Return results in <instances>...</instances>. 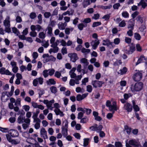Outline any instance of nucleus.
Wrapping results in <instances>:
<instances>
[{
    "instance_id": "f3484780",
    "label": "nucleus",
    "mask_w": 147,
    "mask_h": 147,
    "mask_svg": "<svg viewBox=\"0 0 147 147\" xmlns=\"http://www.w3.org/2000/svg\"><path fill=\"white\" fill-rule=\"evenodd\" d=\"M80 62L81 63H84V68H86L89 64V62L88 61L87 59L84 58H82L80 60Z\"/></svg>"
},
{
    "instance_id": "ddd939ff",
    "label": "nucleus",
    "mask_w": 147,
    "mask_h": 147,
    "mask_svg": "<svg viewBox=\"0 0 147 147\" xmlns=\"http://www.w3.org/2000/svg\"><path fill=\"white\" fill-rule=\"evenodd\" d=\"M102 45H107V46H109L110 45H112V42H110L109 39H106V40H102Z\"/></svg>"
},
{
    "instance_id": "39448f33",
    "label": "nucleus",
    "mask_w": 147,
    "mask_h": 147,
    "mask_svg": "<svg viewBox=\"0 0 147 147\" xmlns=\"http://www.w3.org/2000/svg\"><path fill=\"white\" fill-rule=\"evenodd\" d=\"M104 82L101 81H99L97 80L92 81V84L93 87L95 88L97 87H100L102 86V85L104 84Z\"/></svg>"
},
{
    "instance_id": "bb28decb",
    "label": "nucleus",
    "mask_w": 147,
    "mask_h": 147,
    "mask_svg": "<svg viewBox=\"0 0 147 147\" xmlns=\"http://www.w3.org/2000/svg\"><path fill=\"white\" fill-rule=\"evenodd\" d=\"M111 14V13H110L104 15L102 17V19H104L106 21H109L110 17V15Z\"/></svg>"
},
{
    "instance_id": "9b49d317",
    "label": "nucleus",
    "mask_w": 147,
    "mask_h": 147,
    "mask_svg": "<svg viewBox=\"0 0 147 147\" xmlns=\"http://www.w3.org/2000/svg\"><path fill=\"white\" fill-rule=\"evenodd\" d=\"M131 46L130 47L129 50L127 51L126 53L128 54L133 53L136 50L135 45L133 43L131 44Z\"/></svg>"
},
{
    "instance_id": "20e7f679",
    "label": "nucleus",
    "mask_w": 147,
    "mask_h": 147,
    "mask_svg": "<svg viewBox=\"0 0 147 147\" xmlns=\"http://www.w3.org/2000/svg\"><path fill=\"white\" fill-rule=\"evenodd\" d=\"M46 57H48V58L46 59L45 60V62H47L49 61L55 62L56 61V58L55 57L52 55L49 56L48 53L44 54L42 56L43 58H45Z\"/></svg>"
},
{
    "instance_id": "37998d69",
    "label": "nucleus",
    "mask_w": 147,
    "mask_h": 147,
    "mask_svg": "<svg viewBox=\"0 0 147 147\" xmlns=\"http://www.w3.org/2000/svg\"><path fill=\"white\" fill-rule=\"evenodd\" d=\"M76 98L77 100L79 101H80L83 99L82 96L80 94H78L76 96Z\"/></svg>"
},
{
    "instance_id": "5701e85b",
    "label": "nucleus",
    "mask_w": 147,
    "mask_h": 147,
    "mask_svg": "<svg viewBox=\"0 0 147 147\" xmlns=\"http://www.w3.org/2000/svg\"><path fill=\"white\" fill-rule=\"evenodd\" d=\"M12 30L13 33L16 34L17 36H19L20 34V31L15 27H13L12 28Z\"/></svg>"
},
{
    "instance_id": "9d476101",
    "label": "nucleus",
    "mask_w": 147,
    "mask_h": 147,
    "mask_svg": "<svg viewBox=\"0 0 147 147\" xmlns=\"http://www.w3.org/2000/svg\"><path fill=\"white\" fill-rule=\"evenodd\" d=\"M40 135L41 137H42L44 139L48 138L47 135V132L44 127H42L40 130Z\"/></svg>"
},
{
    "instance_id": "2f4dec72",
    "label": "nucleus",
    "mask_w": 147,
    "mask_h": 147,
    "mask_svg": "<svg viewBox=\"0 0 147 147\" xmlns=\"http://www.w3.org/2000/svg\"><path fill=\"white\" fill-rule=\"evenodd\" d=\"M89 140V139L88 138H86L84 139L83 146L84 147H86L88 145Z\"/></svg>"
},
{
    "instance_id": "7c9ffc66",
    "label": "nucleus",
    "mask_w": 147,
    "mask_h": 147,
    "mask_svg": "<svg viewBox=\"0 0 147 147\" xmlns=\"http://www.w3.org/2000/svg\"><path fill=\"white\" fill-rule=\"evenodd\" d=\"M134 38L137 40H140L141 38L140 35L138 33H135L134 34Z\"/></svg>"
},
{
    "instance_id": "c03bdc74",
    "label": "nucleus",
    "mask_w": 147,
    "mask_h": 147,
    "mask_svg": "<svg viewBox=\"0 0 147 147\" xmlns=\"http://www.w3.org/2000/svg\"><path fill=\"white\" fill-rule=\"evenodd\" d=\"M126 25V24L124 20L121 21L119 24V26L120 27H124Z\"/></svg>"
},
{
    "instance_id": "473e14b6",
    "label": "nucleus",
    "mask_w": 147,
    "mask_h": 147,
    "mask_svg": "<svg viewBox=\"0 0 147 147\" xmlns=\"http://www.w3.org/2000/svg\"><path fill=\"white\" fill-rule=\"evenodd\" d=\"M58 28L60 30H63L65 29V26L64 24L61 23V24H58Z\"/></svg>"
},
{
    "instance_id": "aec40b11",
    "label": "nucleus",
    "mask_w": 147,
    "mask_h": 147,
    "mask_svg": "<svg viewBox=\"0 0 147 147\" xmlns=\"http://www.w3.org/2000/svg\"><path fill=\"white\" fill-rule=\"evenodd\" d=\"M25 119V117L23 116L20 115L18 117L17 121L18 123H22L24 122V120Z\"/></svg>"
},
{
    "instance_id": "c85d7f7f",
    "label": "nucleus",
    "mask_w": 147,
    "mask_h": 147,
    "mask_svg": "<svg viewBox=\"0 0 147 147\" xmlns=\"http://www.w3.org/2000/svg\"><path fill=\"white\" fill-rule=\"evenodd\" d=\"M136 20L138 22H140L141 24L143 22V18L140 15L138 16L137 17Z\"/></svg>"
},
{
    "instance_id": "7ed1b4c3",
    "label": "nucleus",
    "mask_w": 147,
    "mask_h": 147,
    "mask_svg": "<svg viewBox=\"0 0 147 147\" xmlns=\"http://www.w3.org/2000/svg\"><path fill=\"white\" fill-rule=\"evenodd\" d=\"M142 77V74L140 72H137L134 74L132 78L135 81L138 82L140 81Z\"/></svg>"
},
{
    "instance_id": "a878e982",
    "label": "nucleus",
    "mask_w": 147,
    "mask_h": 147,
    "mask_svg": "<svg viewBox=\"0 0 147 147\" xmlns=\"http://www.w3.org/2000/svg\"><path fill=\"white\" fill-rule=\"evenodd\" d=\"M101 24L100 22H94L92 24V26L93 28H94L101 25Z\"/></svg>"
},
{
    "instance_id": "e2e57ef3",
    "label": "nucleus",
    "mask_w": 147,
    "mask_h": 147,
    "mask_svg": "<svg viewBox=\"0 0 147 147\" xmlns=\"http://www.w3.org/2000/svg\"><path fill=\"white\" fill-rule=\"evenodd\" d=\"M61 73L59 71H56L55 72V76L57 78H59L61 76Z\"/></svg>"
},
{
    "instance_id": "a18cd8bd",
    "label": "nucleus",
    "mask_w": 147,
    "mask_h": 147,
    "mask_svg": "<svg viewBox=\"0 0 147 147\" xmlns=\"http://www.w3.org/2000/svg\"><path fill=\"white\" fill-rule=\"evenodd\" d=\"M84 27V24L83 23H80L78 25V28L80 30H82Z\"/></svg>"
},
{
    "instance_id": "4d7b16f0",
    "label": "nucleus",
    "mask_w": 147,
    "mask_h": 147,
    "mask_svg": "<svg viewBox=\"0 0 147 147\" xmlns=\"http://www.w3.org/2000/svg\"><path fill=\"white\" fill-rule=\"evenodd\" d=\"M36 14L35 12H32L30 15V18L31 19H34L36 17Z\"/></svg>"
},
{
    "instance_id": "8fccbe9b",
    "label": "nucleus",
    "mask_w": 147,
    "mask_h": 147,
    "mask_svg": "<svg viewBox=\"0 0 147 147\" xmlns=\"http://www.w3.org/2000/svg\"><path fill=\"white\" fill-rule=\"evenodd\" d=\"M65 123L64 126V128H65L67 129H68V122L67 119L65 120L63 122V123Z\"/></svg>"
},
{
    "instance_id": "79ce46f5",
    "label": "nucleus",
    "mask_w": 147,
    "mask_h": 147,
    "mask_svg": "<svg viewBox=\"0 0 147 147\" xmlns=\"http://www.w3.org/2000/svg\"><path fill=\"white\" fill-rule=\"evenodd\" d=\"M48 29L47 33L50 35L52 34L53 29L52 27L51 26H48L47 27Z\"/></svg>"
},
{
    "instance_id": "052dcab7",
    "label": "nucleus",
    "mask_w": 147,
    "mask_h": 147,
    "mask_svg": "<svg viewBox=\"0 0 147 147\" xmlns=\"http://www.w3.org/2000/svg\"><path fill=\"white\" fill-rule=\"evenodd\" d=\"M48 70L46 69L43 71V75L45 78L47 77L48 76Z\"/></svg>"
},
{
    "instance_id": "a19ab883",
    "label": "nucleus",
    "mask_w": 147,
    "mask_h": 147,
    "mask_svg": "<svg viewBox=\"0 0 147 147\" xmlns=\"http://www.w3.org/2000/svg\"><path fill=\"white\" fill-rule=\"evenodd\" d=\"M81 51L82 53H89L90 52V49H86L83 47Z\"/></svg>"
},
{
    "instance_id": "c756f323",
    "label": "nucleus",
    "mask_w": 147,
    "mask_h": 147,
    "mask_svg": "<svg viewBox=\"0 0 147 147\" xmlns=\"http://www.w3.org/2000/svg\"><path fill=\"white\" fill-rule=\"evenodd\" d=\"M56 23V22L55 20L50 21L49 23V24L48 26L53 27L55 26Z\"/></svg>"
},
{
    "instance_id": "e433bc0d",
    "label": "nucleus",
    "mask_w": 147,
    "mask_h": 147,
    "mask_svg": "<svg viewBox=\"0 0 147 147\" xmlns=\"http://www.w3.org/2000/svg\"><path fill=\"white\" fill-rule=\"evenodd\" d=\"M39 38L43 39L45 37V34L43 32H40L39 33Z\"/></svg>"
},
{
    "instance_id": "6e6d98bb",
    "label": "nucleus",
    "mask_w": 147,
    "mask_h": 147,
    "mask_svg": "<svg viewBox=\"0 0 147 147\" xmlns=\"http://www.w3.org/2000/svg\"><path fill=\"white\" fill-rule=\"evenodd\" d=\"M136 49L137 51L139 52H141L142 50V48L139 44L136 45Z\"/></svg>"
},
{
    "instance_id": "5fc2aeb1",
    "label": "nucleus",
    "mask_w": 147,
    "mask_h": 147,
    "mask_svg": "<svg viewBox=\"0 0 147 147\" xmlns=\"http://www.w3.org/2000/svg\"><path fill=\"white\" fill-rule=\"evenodd\" d=\"M51 16V13L49 12H46L44 14V16L45 18H48Z\"/></svg>"
},
{
    "instance_id": "f704fd0d",
    "label": "nucleus",
    "mask_w": 147,
    "mask_h": 147,
    "mask_svg": "<svg viewBox=\"0 0 147 147\" xmlns=\"http://www.w3.org/2000/svg\"><path fill=\"white\" fill-rule=\"evenodd\" d=\"M141 1L140 2V3L142 5V7L144 9H145L146 7L147 6V3L144 2H143V1ZM146 1L147 2V1Z\"/></svg>"
},
{
    "instance_id": "72a5a7b5",
    "label": "nucleus",
    "mask_w": 147,
    "mask_h": 147,
    "mask_svg": "<svg viewBox=\"0 0 147 147\" xmlns=\"http://www.w3.org/2000/svg\"><path fill=\"white\" fill-rule=\"evenodd\" d=\"M115 102V104L113 105V106H111L110 107V111L114 110V111H116L117 110L116 102Z\"/></svg>"
},
{
    "instance_id": "774afa93",
    "label": "nucleus",
    "mask_w": 147,
    "mask_h": 147,
    "mask_svg": "<svg viewBox=\"0 0 147 147\" xmlns=\"http://www.w3.org/2000/svg\"><path fill=\"white\" fill-rule=\"evenodd\" d=\"M120 5V4L119 3H117L114 4L113 7L114 9H118Z\"/></svg>"
},
{
    "instance_id": "de8ad7c7",
    "label": "nucleus",
    "mask_w": 147,
    "mask_h": 147,
    "mask_svg": "<svg viewBox=\"0 0 147 147\" xmlns=\"http://www.w3.org/2000/svg\"><path fill=\"white\" fill-rule=\"evenodd\" d=\"M14 90V86H12L11 87V90L10 92H9V94L10 96H11L13 93V92Z\"/></svg>"
},
{
    "instance_id": "cd10ccee",
    "label": "nucleus",
    "mask_w": 147,
    "mask_h": 147,
    "mask_svg": "<svg viewBox=\"0 0 147 147\" xmlns=\"http://www.w3.org/2000/svg\"><path fill=\"white\" fill-rule=\"evenodd\" d=\"M138 59L141 62V63H144L146 60L145 57L143 55H141Z\"/></svg>"
},
{
    "instance_id": "1a4fd4ad",
    "label": "nucleus",
    "mask_w": 147,
    "mask_h": 147,
    "mask_svg": "<svg viewBox=\"0 0 147 147\" xmlns=\"http://www.w3.org/2000/svg\"><path fill=\"white\" fill-rule=\"evenodd\" d=\"M124 109L126 110L128 112H131L132 110L133 107L132 105L128 102L124 105Z\"/></svg>"
},
{
    "instance_id": "69168bd1",
    "label": "nucleus",
    "mask_w": 147,
    "mask_h": 147,
    "mask_svg": "<svg viewBox=\"0 0 147 147\" xmlns=\"http://www.w3.org/2000/svg\"><path fill=\"white\" fill-rule=\"evenodd\" d=\"M122 62L121 60H119L118 61L115 62L113 63V65L115 66H118L122 64Z\"/></svg>"
},
{
    "instance_id": "c9c22d12",
    "label": "nucleus",
    "mask_w": 147,
    "mask_h": 147,
    "mask_svg": "<svg viewBox=\"0 0 147 147\" xmlns=\"http://www.w3.org/2000/svg\"><path fill=\"white\" fill-rule=\"evenodd\" d=\"M122 16L125 18H127L129 17V14L127 11H123L122 13Z\"/></svg>"
},
{
    "instance_id": "393cba45",
    "label": "nucleus",
    "mask_w": 147,
    "mask_h": 147,
    "mask_svg": "<svg viewBox=\"0 0 147 147\" xmlns=\"http://www.w3.org/2000/svg\"><path fill=\"white\" fill-rule=\"evenodd\" d=\"M88 119L87 116H85L84 117L81 119L80 123H85L87 122L88 121Z\"/></svg>"
},
{
    "instance_id": "dca6fc26",
    "label": "nucleus",
    "mask_w": 147,
    "mask_h": 147,
    "mask_svg": "<svg viewBox=\"0 0 147 147\" xmlns=\"http://www.w3.org/2000/svg\"><path fill=\"white\" fill-rule=\"evenodd\" d=\"M132 129L131 127H129L127 125H125L124 126V129L126 130V132L127 134L129 135L131 132Z\"/></svg>"
},
{
    "instance_id": "603ef678",
    "label": "nucleus",
    "mask_w": 147,
    "mask_h": 147,
    "mask_svg": "<svg viewBox=\"0 0 147 147\" xmlns=\"http://www.w3.org/2000/svg\"><path fill=\"white\" fill-rule=\"evenodd\" d=\"M38 83V78H37L34 80L33 81V85L35 86H37Z\"/></svg>"
},
{
    "instance_id": "412c9836",
    "label": "nucleus",
    "mask_w": 147,
    "mask_h": 147,
    "mask_svg": "<svg viewBox=\"0 0 147 147\" xmlns=\"http://www.w3.org/2000/svg\"><path fill=\"white\" fill-rule=\"evenodd\" d=\"M127 71V68L126 67H123L122 69H121L120 70L121 74L123 75L125 74L126 73Z\"/></svg>"
},
{
    "instance_id": "0e129e2a",
    "label": "nucleus",
    "mask_w": 147,
    "mask_h": 147,
    "mask_svg": "<svg viewBox=\"0 0 147 147\" xmlns=\"http://www.w3.org/2000/svg\"><path fill=\"white\" fill-rule=\"evenodd\" d=\"M8 129L7 128L0 127V130L3 132H6L8 131Z\"/></svg>"
},
{
    "instance_id": "13d9d810",
    "label": "nucleus",
    "mask_w": 147,
    "mask_h": 147,
    "mask_svg": "<svg viewBox=\"0 0 147 147\" xmlns=\"http://www.w3.org/2000/svg\"><path fill=\"white\" fill-rule=\"evenodd\" d=\"M16 20V22L18 23H20L22 21L21 18L19 16H17Z\"/></svg>"
},
{
    "instance_id": "bf43d9fd",
    "label": "nucleus",
    "mask_w": 147,
    "mask_h": 147,
    "mask_svg": "<svg viewBox=\"0 0 147 147\" xmlns=\"http://www.w3.org/2000/svg\"><path fill=\"white\" fill-rule=\"evenodd\" d=\"M134 29H130L127 32V34L129 36H131L133 35V30Z\"/></svg>"
},
{
    "instance_id": "a211bd4d",
    "label": "nucleus",
    "mask_w": 147,
    "mask_h": 147,
    "mask_svg": "<svg viewBox=\"0 0 147 147\" xmlns=\"http://www.w3.org/2000/svg\"><path fill=\"white\" fill-rule=\"evenodd\" d=\"M90 1L91 3H94L96 1H84L82 5L84 7H86L90 4Z\"/></svg>"
},
{
    "instance_id": "3c124183",
    "label": "nucleus",
    "mask_w": 147,
    "mask_h": 147,
    "mask_svg": "<svg viewBox=\"0 0 147 147\" xmlns=\"http://www.w3.org/2000/svg\"><path fill=\"white\" fill-rule=\"evenodd\" d=\"M61 52L63 55H64L65 54H66L67 53L66 48L64 47H63L61 50Z\"/></svg>"
},
{
    "instance_id": "680f3d73",
    "label": "nucleus",
    "mask_w": 147,
    "mask_h": 147,
    "mask_svg": "<svg viewBox=\"0 0 147 147\" xmlns=\"http://www.w3.org/2000/svg\"><path fill=\"white\" fill-rule=\"evenodd\" d=\"M99 17L100 15L99 14L97 13L96 14H94V16L92 17V19L97 20L99 18Z\"/></svg>"
},
{
    "instance_id": "0eeeda50",
    "label": "nucleus",
    "mask_w": 147,
    "mask_h": 147,
    "mask_svg": "<svg viewBox=\"0 0 147 147\" xmlns=\"http://www.w3.org/2000/svg\"><path fill=\"white\" fill-rule=\"evenodd\" d=\"M0 74L1 75L5 74L7 75H12L11 72L8 69H5V67H2L0 69Z\"/></svg>"
},
{
    "instance_id": "4c0bfd02",
    "label": "nucleus",
    "mask_w": 147,
    "mask_h": 147,
    "mask_svg": "<svg viewBox=\"0 0 147 147\" xmlns=\"http://www.w3.org/2000/svg\"><path fill=\"white\" fill-rule=\"evenodd\" d=\"M91 20L90 18H85L83 21L84 23L85 24L89 23L91 22Z\"/></svg>"
},
{
    "instance_id": "b1692460",
    "label": "nucleus",
    "mask_w": 147,
    "mask_h": 147,
    "mask_svg": "<svg viewBox=\"0 0 147 147\" xmlns=\"http://www.w3.org/2000/svg\"><path fill=\"white\" fill-rule=\"evenodd\" d=\"M100 43V42L99 40L97 41L95 40L94 41V43L93 45L92 46L93 49L94 50H96L97 47L98 45Z\"/></svg>"
},
{
    "instance_id": "423d86ee",
    "label": "nucleus",
    "mask_w": 147,
    "mask_h": 147,
    "mask_svg": "<svg viewBox=\"0 0 147 147\" xmlns=\"http://www.w3.org/2000/svg\"><path fill=\"white\" fill-rule=\"evenodd\" d=\"M68 56L70 58V61L73 62H75L78 59L77 54L76 53H70L68 54Z\"/></svg>"
},
{
    "instance_id": "f8f14e48",
    "label": "nucleus",
    "mask_w": 147,
    "mask_h": 147,
    "mask_svg": "<svg viewBox=\"0 0 147 147\" xmlns=\"http://www.w3.org/2000/svg\"><path fill=\"white\" fill-rule=\"evenodd\" d=\"M10 18L7 16L3 21V24L5 27H10Z\"/></svg>"
},
{
    "instance_id": "6ab92c4d",
    "label": "nucleus",
    "mask_w": 147,
    "mask_h": 147,
    "mask_svg": "<svg viewBox=\"0 0 147 147\" xmlns=\"http://www.w3.org/2000/svg\"><path fill=\"white\" fill-rule=\"evenodd\" d=\"M46 82L47 84L49 85H55L56 83V81L53 78L49 79Z\"/></svg>"
},
{
    "instance_id": "4468645a",
    "label": "nucleus",
    "mask_w": 147,
    "mask_h": 147,
    "mask_svg": "<svg viewBox=\"0 0 147 147\" xmlns=\"http://www.w3.org/2000/svg\"><path fill=\"white\" fill-rule=\"evenodd\" d=\"M10 135L12 137L14 138L18 137L19 136V134L17 130H13L10 132Z\"/></svg>"
},
{
    "instance_id": "ea45409f",
    "label": "nucleus",
    "mask_w": 147,
    "mask_h": 147,
    "mask_svg": "<svg viewBox=\"0 0 147 147\" xmlns=\"http://www.w3.org/2000/svg\"><path fill=\"white\" fill-rule=\"evenodd\" d=\"M22 108L26 112H28L29 111L30 107L29 105H25L23 106Z\"/></svg>"
},
{
    "instance_id": "49530a36",
    "label": "nucleus",
    "mask_w": 147,
    "mask_h": 147,
    "mask_svg": "<svg viewBox=\"0 0 147 147\" xmlns=\"http://www.w3.org/2000/svg\"><path fill=\"white\" fill-rule=\"evenodd\" d=\"M139 12L138 11H136L131 14V16L132 17V18L131 19H133L135 20L134 18L136 17L138 14Z\"/></svg>"
},
{
    "instance_id": "864d4df0",
    "label": "nucleus",
    "mask_w": 147,
    "mask_h": 147,
    "mask_svg": "<svg viewBox=\"0 0 147 147\" xmlns=\"http://www.w3.org/2000/svg\"><path fill=\"white\" fill-rule=\"evenodd\" d=\"M88 78H85L82 80V84L86 85V82H88Z\"/></svg>"
},
{
    "instance_id": "58836bf2",
    "label": "nucleus",
    "mask_w": 147,
    "mask_h": 147,
    "mask_svg": "<svg viewBox=\"0 0 147 147\" xmlns=\"http://www.w3.org/2000/svg\"><path fill=\"white\" fill-rule=\"evenodd\" d=\"M115 147H123V145L120 142H116L115 143Z\"/></svg>"
},
{
    "instance_id": "338daca9",
    "label": "nucleus",
    "mask_w": 147,
    "mask_h": 147,
    "mask_svg": "<svg viewBox=\"0 0 147 147\" xmlns=\"http://www.w3.org/2000/svg\"><path fill=\"white\" fill-rule=\"evenodd\" d=\"M120 83V85L121 86H125L126 85L127 82L125 80H121Z\"/></svg>"
},
{
    "instance_id": "6e6552de",
    "label": "nucleus",
    "mask_w": 147,
    "mask_h": 147,
    "mask_svg": "<svg viewBox=\"0 0 147 147\" xmlns=\"http://www.w3.org/2000/svg\"><path fill=\"white\" fill-rule=\"evenodd\" d=\"M135 20L133 19H130L128 22L127 24V28L131 29H134L135 25Z\"/></svg>"
},
{
    "instance_id": "f257e3e1",
    "label": "nucleus",
    "mask_w": 147,
    "mask_h": 147,
    "mask_svg": "<svg viewBox=\"0 0 147 147\" xmlns=\"http://www.w3.org/2000/svg\"><path fill=\"white\" fill-rule=\"evenodd\" d=\"M126 147H142L140 142L135 139H132L129 140L128 143L126 142Z\"/></svg>"
},
{
    "instance_id": "2eb2a0df",
    "label": "nucleus",
    "mask_w": 147,
    "mask_h": 147,
    "mask_svg": "<svg viewBox=\"0 0 147 147\" xmlns=\"http://www.w3.org/2000/svg\"><path fill=\"white\" fill-rule=\"evenodd\" d=\"M68 129L64 128V126L61 127V133L64 137H65L68 135Z\"/></svg>"
},
{
    "instance_id": "09e8293b",
    "label": "nucleus",
    "mask_w": 147,
    "mask_h": 147,
    "mask_svg": "<svg viewBox=\"0 0 147 147\" xmlns=\"http://www.w3.org/2000/svg\"><path fill=\"white\" fill-rule=\"evenodd\" d=\"M92 87L91 85H88L87 86V91L88 92L90 93L92 91Z\"/></svg>"
},
{
    "instance_id": "4be33fe9",
    "label": "nucleus",
    "mask_w": 147,
    "mask_h": 147,
    "mask_svg": "<svg viewBox=\"0 0 147 147\" xmlns=\"http://www.w3.org/2000/svg\"><path fill=\"white\" fill-rule=\"evenodd\" d=\"M51 92L55 94L57 92V89L56 87L55 86H52L50 88Z\"/></svg>"
},
{
    "instance_id": "f03ea898",
    "label": "nucleus",
    "mask_w": 147,
    "mask_h": 147,
    "mask_svg": "<svg viewBox=\"0 0 147 147\" xmlns=\"http://www.w3.org/2000/svg\"><path fill=\"white\" fill-rule=\"evenodd\" d=\"M143 87V84L141 82H137L134 85L131 84V90L132 92L135 91H139L141 90Z\"/></svg>"
}]
</instances>
